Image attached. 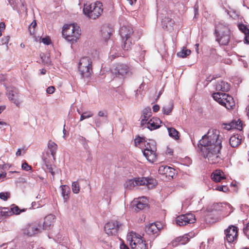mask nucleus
<instances>
[{
  "label": "nucleus",
  "mask_w": 249,
  "mask_h": 249,
  "mask_svg": "<svg viewBox=\"0 0 249 249\" xmlns=\"http://www.w3.org/2000/svg\"><path fill=\"white\" fill-rule=\"evenodd\" d=\"M219 133L217 129H210L199 141L198 146H200L201 155L210 164H216L222 160L221 153L222 138L220 137Z\"/></svg>",
  "instance_id": "f257e3e1"
},
{
  "label": "nucleus",
  "mask_w": 249,
  "mask_h": 249,
  "mask_svg": "<svg viewBox=\"0 0 249 249\" xmlns=\"http://www.w3.org/2000/svg\"><path fill=\"white\" fill-rule=\"evenodd\" d=\"M62 35L67 40L73 43L80 38L81 29L80 27L75 24L66 25L62 30Z\"/></svg>",
  "instance_id": "f03ea898"
},
{
  "label": "nucleus",
  "mask_w": 249,
  "mask_h": 249,
  "mask_svg": "<svg viewBox=\"0 0 249 249\" xmlns=\"http://www.w3.org/2000/svg\"><path fill=\"white\" fill-rule=\"evenodd\" d=\"M122 39V48L125 51L131 49L132 38L134 31L130 25H123L121 27L119 32Z\"/></svg>",
  "instance_id": "7ed1b4c3"
},
{
  "label": "nucleus",
  "mask_w": 249,
  "mask_h": 249,
  "mask_svg": "<svg viewBox=\"0 0 249 249\" xmlns=\"http://www.w3.org/2000/svg\"><path fill=\"white\" fill-rule=\"evenodd\" d=\"M103 11L102 3L97 1L93 3L84 4L83 12L89 18L95 19L101 15Z\"/></svg>",
  "instance_id": "20e7f679"
},
{
  "label": "nucleus",
  "mask_w": 249,
  "mask_h": 249,
  "mask_svg": "<svg viewBox=\"0 0 249 249\" xmlns=\"http://www.w3.org/2000/svg\"><path fill=\"white\" fill-rule=\"evenodd\" d=\"M126 240L131 246V249H148L149 248H152L151 244L149 246L148 244L142 239L141 235L133 231H131L127 234Z\"/></svg>",
  "instance_id": "39448f33"
},
{
  "label": "nucleus",
  "mask_w": 249,
  "mask_h": 249,
  "mask_svg": "<svg viewBox=\"0 0 249 249\" xmlns=\"http://www.w3.org/2000/svg\"><path fill=\"white\" fill-rule=\"evenodd\" d=\"M156 180L153 178L144 177L138 178L129 179L124 184V187L127 189H132L136 185H145L148 189L153 188L156 184Z\"/></svg>",
  "instance_id": "423d86ee"
},
{
  "label": "nucleus",
  "mask_w": 249,
  "mask_h": 249,
  "mask_svg": "<svg viewBox=\"0 0 249 249\" xmlns=\"http://www.w3.org/2000/svg\"><path fill=\"white\" fill-rule=\"evenodd\" d=\"M142 152L147 160L150 162H154L156 160V143L154 140L146 141L142 148Z\"/></svg>",
  "instance_id": "0eeeda50"
},
{
  "label": "nucleus",
  "mask_w": 249,
  "mask_h": 249,
  "mask_svg": "<svg viewBox=\"0 0 249 249\" xmlns=\"http://www.w3.org/2000/svg\"><path fill=\"white\" fill-rule=\"evenodd\" d=\"M213 97L215 101L228 109H231L235 105L233 98L227 94L216 92L213 93Z\"/></svg>",
  "instance_id": "6e6552de"
},
{
  "label": "nucleus",
  "mask_w": 249,
  "mask_h": 249,
  "mask_svg": "<svg viewBox=\"0 0 249 249\" xmlns=\"http://www.w3.org/2000/svg\"><path fill=\"white\" fill-rule=\"evenodd\" d=\"M78 69L82 77H89L92 72L91 59L88 57L82 58L79 63Z\"/></svg>",
  "instance_id": "1a4fd4ad"
},
{
  "label": "nucleus",
  "mask_w": 249,
  "mask_h": 249,
  "mask_svg": "<svg viewBox=\"0 0 249 249\" xmlns=\"http://www.w3.org/2000/svg\"><path fill=\"white\" fill-rule=\"evenodd\" d=\"M230 31L228 27L219 24L215 27V33L216 36H219L217 38L219 44L222 45H227L230 41Z\"/></svg>",
  "instance_id": "9d476101"
},
{
  "label": "nucleus",
  "mask_w": 249,
  "mask_h": 249,
  "mask_svg": "<svg viewBox=\"0 0 249 249\" xmlns=\"http://www.w3.org/2000/svg\"><path fill=\"white\" fill-rule=\"evenodd\" d=\"M111 70L114 75L119 78H124L132 73L130 68L127 65L123 63L114 65Z\"/></svg>",
  "instance_id": "9b49d317"
},
{
  "label": "nucleus",
  "mask_w": 249,
  "mask_h": 249,
  "mask_svg": "<svg viewBox=\"0 0 249 249\" xmlns=\"http://www.w3.org/2000/svg\"><path fill=\"white\" fill-rule=\"evenodd\" d=\"M6 95L9 100L17 107H19L22 100L17 89L15 87H8L6 88Z\"/></svg>",
  "instance_id": "f8f14e48"
},
{
  "label": "nucleus",
  "mask_w": 249,
  "mask_h": 249,
  "mask_svg": "<svg viewBox=\"0 0 249 249\" xmlns=\"http://www.w3.org/2000/svg\"><path fill=\"white\" fill-rule=\"evenodd\" d=\"M123 227L124 225L119 221L112 220L105 225L104 229L105 232L108 236H114L116 235Z\"/></svg>",
  "instance_id": "ddd939ff"
},
{
  "label": "nucleus",
  "mask_w": 249,
  "mask_h": 249,
  "mask_svg": "<svg viewBox=\"0 0 249 249\" xmlns=\"http://www.w3.org/2000/svg\"><path fill=\"white\" fill-rule=\"evenodd\" d=\"M41 224L39 222L34 223L26 225L23 229V233L28 236H32L40 232L41 231Z\"/></svg>",
  "instance_id": "4468645a"
},
{
  "label": "nucleus",
  "mask_w": 249,
  "mask_h": 249,
  "mask_svg": "<svg viewBox=\"0 0 249 249\" xmlns=\"http://www.w3.org/2000/svg\"><path fill=\"white\" fill-rule=\"evenodd\" d=\"M196 221L195 215L191 213L182 214L176 218V222L179 226H183L188 224L194 223Z\"/></svg>",
  "instance_id": "2eb2a0df"
},
{
  "label": "nucleus",
  "mask_w": 249,
  "mask_h": 249,
  "mask_svg": "<svg viewBox=\"0 0 249 249\" xmlns=\"http://www.w3.org/2000/svg\"><path fill=\"white\" fill-rule=\"evenodd\" d=\"M225 240L229 244L234 243L237 238V228L233 226H230L225 231Z\"/></svg>",
  "instance_id": "dca6fc26"
},
{
  "label": "nucleus",
  "mask_w": 249,
  "mask_h": 249,
  "mask_svg": "<svg viewBox=\"0 0 249 249\" xmlns=\"http://www.w3.org/2000/svg\"><path fill=\"white\" fill-rule=\"evenodd\" d=\"M193 236V233H189L185 234L182 237H178L172 242L171 244L172 247H176L181 245H184L186 244Z\"/></svg>",
  "instance_id": "f3484780"
},
{
  "label": "nucleus",
  "mask_w": 249,
  "mask_h": 249,
  "mask_svg": "<svg viewBox=\"0 0 249 249\" xmlns=\"http://www.w3.org/2000/svg\"><path fill=\"white\" fill-rule=\"evenodd\" d=\"M161 228V225L159 223H153L146 227L145 231L149 235H153L157 236Z\"/></svg>",
  "instance_id": "a211bd4d"
},
{
  "label": "nucleus",
  "mask_w": 249,
  "mask_h": 249,
  "mask_svg": "<svg viewBox=\"0 0 249 249\" xmlns=\"http://www.w3.org/2000/svg\"><path fill=\"white\" fill-rule=\"evenodd\" d=\"M223 128L227 130L236 129L241 130L243 128V123L240 119L232 120L229 123L224 124Z\"/></svg>",
  "instance_id": "6ab92c4d"
},
{
  "label": "nucleus",
  "mask_w": 249,
  "mask_h": 249,
  "mask_svg": "<svg viewBox=\"0 0 249 249\" xmlns=\"http://www.w3.org/2000/svg\"><path fill=\"white\" fill-rule=\"evenodd\" d=\"M132 205L138 210H143L148 206V199L144 196L135 198L132 201Z\"/></svg>",
  "instance_id": "aec40b11"
},
{
  "label": "nucleus",
  "mask_w": 249,
  "mask_h": 249,
  "mask_svg": "<svg viewBox=\"0 0 249 249\" xmlns=\"http://www.w3.org/2000/svg\"><path fill=\"white\" fill-rule=\"evenodd\" d=\"M161 123V121L160 119L153 117L149 119L144 126L150 130H153L159 128L160 126Z\"/></svg>",
  "instance_id": "412c9836"
},
{
  "label": "nucleus",
  "mask_w": 249,
  "mask_h": 249,
  "mask_svg": "<svg viewBox=\"0 0 249 249\" xmlns=\"http://www.w3.org/2000/svg\"><path fill=\"white\" fill-rule=\"evenodd\" d=\"M158 171L160 174L164 175L166 177L173 178L175 175V170L173 168L166 165L160 166Z\"/></svg>",
  "instance_id": "4be33fe9"
},
{
  "label": "nucleus",
  "mask_w": 249,
  "mask_h": 249,
  "mask_svg": "<svg viewBox=\"0 0 249 249\" xmlns=\"http://www.w3.org/2000/svg\"><path fill=\"white\" fill-rule=\"evenodd\" d=\"M213 209L215 211H219L222 212L227 211V213L228 212V213L226 214L227 215H228L232 212L231 206L229 204L227 203L214 204L213 205Z\"/></svg>",
  "instance_id": "5701e85b"
},
{
  "label": "nucleus",
  "mask_w": 249,
  "mask_h": 249,
  "mask_svg": "<svg viewBox=\"0 0 249 249\" xmlns=\"http://www.w3.org/2000/svg\"><path fill=\"white\" fill-rule=\"evenodd\" d=\"M152 115V112L150 108H145L142 111V114L141 116L142 126L144 127L146 123L149 120L150 117Z\"/></svg>",
  "instance_id": "b1692460"
},
{
  "label": "nucleus",
  "mask_w": 249,
  "mask_h": 249,
  "mask_svg": "<svg viewBox=\"0 0 249 249\" xmlns=\"http://www.w3.org/2000/svg\"><path fill=\"white\" fill-rule=\"evenodd\" d=\"M112 29L108 25H103L101 28V34L103 39L107 41L110 37Z\"/></svg>",
  "instance_id": "393cba45"
},
{
  "label": "nucleus",
  "mask_w": 249,
  "mask_h": 249,
  "mask_svg": "<svg viewBox=\"0 0 249 249\" xmlns=\"http://www.w3.org/2000/svg\"><path fill=\"white\" fill-rule=\"evenodd\" d=\"M122 56V53L120 48L116 45L114 44L111 48L109 53V58L112 61L116 57Z\"/></svg>",
  "instance_id": "a878e982"
},
{
  "label": "nucleus",
  "mask_w": 249,
  "mask_h": 249,
  "mask_svg": "<svg viewBox=\"0 0 249 249\" xmlns=\"http://www.w3.org/2000/svg\"><path fill=\"white\" fill-rule=\"evenodd\" d=\"M55 219V216L53 214H49L46 216L43 222V229L45 230L49 229L53 225Z\"/></svg>",
  "instance_id": "bb28decb"
},
{
  "label": "nucleus",
  "mask_w": 249,
  "mask_h": 249,
  "mask_svg": "<svg viewBox=\"0 0 249 249\" xmlns=\"http://www.w3.org/2000/svg\"><path fill=\"white\" fill-rule=\"evenodd\" d=\"M211 178L213 181L218 182L222 179H225L226 177L223 171L220 170H216L212 173Z\"/></svg>",
  "instance_id": "cd10ccee"
},
{
  "label": "nucleus",
  "mask_w": 249,
  "mask_h": 249,
  "mask_svg": "<svg viewBox=\"0 0 249 249\" xmlns=\"http://www.w3.org/2000/svg\"><path fill=\"white\" fill-rule=\"evenodd\" d=\"M161 23L163 28L168 31H171L173 29L174 21L171 18L167 17L162 19Z\"/></svg>",
  "instance_id": "c85d7f7f"
},
{
  "label": "nucleus",
  "mask_w": 249,
  "mask_h": 249,
  "mask_svg": "<svg viewBox=\"0 0 249 249\" xmlns=\"http://www.w3.org/2000/svg\"><path fill=\"white\" fill-rule=\"evenodd\" d=\"M215 87L216 90L227 92L230 89V86L227 82L223 81H218L215 85Z\"/></svg>",
  "instance_id": "c756f323"
},
{
  "label": "nucleus",
  "mask_w": 249,
  "mask_h": 249,
  "mask_svg": "<svg viewBox=\"0 0 249 249\" xmlns=\"http://www.w3.org/2000/svg\"><path fill=\"white\" fill-rule=\"evenodd\" d=\"M241 137L238 135H234L231 137L229 140L230 145L232 147H236L239 145L241 142Z\"/></svg>",
  "instance_id": "7c9ffc66"
},
{
  "label": "nucleus",
  "mask_w": 249,
  "mask_h": 249,
  "mask_svg": "<svg viewBox=\"0 0 249 249\" xmlns=\"http://www.w3.org/2000/svg\"><path fill=\"white\" fill-rule=\"evenodd\" d=\"M48 147L51 152V155L54 159L57 149V145L54 142L50 140L48 143Z\"/></svg>",
  "instance_id": "2f4dec72"
},
{
  "label": "nucleus",
  "mask_w": 249,
  "mask_h": 249,
  "mask_svg": "<svg viewBox=\"0 0 249 249\" xmlns=\"http://www.w3.org/2000/svg\"><path fill=\"white\" fill-rule=\"evenodd\" d=\"M167 130L169 136L173 139L177 140L179 138V132L174 127H168Z\"/></svg>",
  "instance_id": "473e14b6"
},
{
  "label": "nucleus",
  "mask_w": 249,
  "mask_h": 249,
  "mask_svg": "<svg viewBox=\"0 0 249 249\" xmlns=\"http://www.w3.org/2000/svg\"><path fill=\"white\" fill-rule=\"evenodd\" d=\"M61 195L65 201H66L68 198V194L70 192V188L67 185H61Z\"/></svg>",
  "instance_id": "72a5a7b5"
},
{
  "label": "nucleus",
  "mask_w": 249,
  "mask_h": 249,
  "mask_svg": "<svg viewBox=\"0 0 249 249\" xmlns=\"http://www.w3.org/2000/svg\"><path fill=\"white\" fill-rule=\"evenodd\" d=\"M191 51L183 47L182 49L177 53V56L179 57L185 58L191 54Z\"/></svg>",
  "instance_id": "f704fd0d"
},
{
  "label": "nucleus",
  "mask_w": 249,
  "mask_h": 249,
  "mask_svg": "<svg viewBox=\"0 0 249 249\" xmlns=\"http://www.w3.org/2000/svg\"><path fill=\"white\" fill-rule=\"evenodd\" d=\"M146 141L144 138L138 137L134 140V142L136 146L142 149L144 144H145Z\"/></svg>",
  "instance_id": "c9c22d12"
},
{
  "label": "nucleus",
  "mask_w": 249,
  "mask_h": 249,
  "mask_svg": "<svg viewBox=\"0 0 249 249\" xmlns=\"http://www.w3.org/2000/svg\"><path fill=\"white\" fill-rule=\"evenodd\" d=\"M173 103L170 102L168 105L164 106L162 108V112L164 114L169 115L172 111Z\"/></svg>",
  "instance_id": "e433bc0d"
},
{
  "label": "nucleus",
  "mask_w": 249,
  "mask_h": 249,
  "mask_svg": "<svg viewBox=\"0 0 249 249\" xmlns=\"http://www.w3.org/2000/svg\"><path fill=\"white\" fill-rule=\"evenodd\" d=\"M93 115V114L92 111H87L84 112L81 114V115L80 116V121H82L86 119H88L89 118H90L92 117Z\"/></svg>",
  "instance_id": "4c0bfd02"
},
{
  "label": "nucleus",
  "mask_w": 249,
  "mask_h": 249,
  "mask_svg": "<svg viewBox=\"0 0 249 249\" xmlns=\"http://www.w3.org/2000/svg\"><path fill=\"white\" fill-rule=\"evenodd\" d=\"M71 188L73 193L78 194L80 191V185L79 182L77 181L73 182Z\"/></svg>",
  "instance_id": "58836bf2"
},
{
  "label": "nucleus",
  "mask_w": 249,
  "mask_h": 249,
  "mask_svg": "<svg viewBox=\"0 0 249 249\" xmlns=\"http://www.w3.org/2000/svg\"><path fill=\"white\" fill-rule=\"evenodd\" d=\"M10 214L11 212L8 208L4 207L0 209V218L2 216H7Z\"/></svg>",
  "instance_id": "ea45409f"
},
{
  "label": "nucleus",
  "mask_w": 249,
  "mask_h": 249,
  "mask_svg": "<svg viewBox=\"0 0 249 249\" xmlns=\"http://www.w3.org/2000/svg\"><path fill=\"white\" fill-rule=\"evenodd\" d=\"M213 190L224 193H226L229 190V188L225 185L217 186L215 188H213Z\"/></svg>",
  "instance_id": "a19ab883"
},
{
  "label": "nucleus",
  "mask_w": 249,
  "mask_h": 249,
  "mask_svg": "<svg viewBox=\"0 0 249 249\" xmlns=\"http://www.w3.org/2000/svg\"><path fill=\"white\" fill-rule=\"evenodd\" d=\"M238 28L242 33L244 34V35L249 33V29L247 28V27L246 25L243 24H239Z\"/></svg>",
  "instance_id": "79ce46f5"
},
{
  "label": "nucleus",
  "mask_w": 249,
  "mask_h": 249,
  "mask_svg": "<svg viewBox=\"0 0 249 249\" xmlns=\"http://www.w3.org/2000/svg\"><path fill=\"white\" fill-rule=\"evenodd\" d=\"M24 210H20L19 208L17 206H14L13 207L11 208V213H14L16 214H19L21 212H24Z\"/></svg>",
  "instance_id": "37998d69"
},
{
  "label": "nucleus",
  "mask_w": 249,
  "mask_h": 249,
  "mask_svg": "<svg viewBox=\"0 0 249 249\" xmlns=\"http://www.w3.org/2000/svg\"><path fill=\"white\" fill-rule=\"evenodd\" d=\"M36 25V23L35 21H33L29 26V31L30 35H33L35 34V29Z\"/></svg>",
  "instance_id": "c03bdc74"
},
{
  "label": "nucleus",
  "mask_w": 249,
  "mask_h": 249,
  "mask_svg": "<svg viewBox=\"0 0 249 249\" xmlns=\"http://www.w3.org/2000/svg\"><path fill=\"white\" fill-rule=\"evenodd\" d=\"M10 193L8 192L0 193V198L4 201H6L10 197Z\"/></svg>",
  "instance_id": "a18cd8bd"
},
{
  "label": "nucleus",
  "mask_w": 249,
  "mask_h": 249,
  "mask_svg": "<svg viewBox=\"0 0 249 249\" xmlns=\"http://www.w3.org/2000/svg\"><path fill=\"white\" fill-rule=\"evenodd\" d=\"M98 117H103L105 120H107V113L106 111L101 110L98 113Z\"/></svg>",
  "instance_id": "49530a36"
},
{
  "label": "nucleus",
  "mask_w": 249,
  "mask_h": 249,
  "mask_svg": "<svg viewBox=\"0 0 249 249\" xmlns=\"http://www.w3.org/2000/svg\"><path fill=\"white\" fill-rule=\"evenodd\" d=\"M243 232L248 238L249 239V221L246 227L244 228Z\"/></svg>",
  "instance_id": "de8ad7c7"
},
{
  "label": "nucleus",
  "mask_w": 249,
  "mask_h": 249,
  "mask_svg": "<svg viewBox=\"0 0 249 249\" xmlns=\"http://www.w3.org/2000/svg\"><path fill=\"white\" fill-rule=\"evenodd\" d=\"M9 4L10 5L11 7L13 8V9H16L17 7V2L16 0H7Z\"/></svg>",
  "instance_id": "09e8293b"
},
{
  "label": "nucleus",
  "mask_w": 249,
  "mask_h": 249,
  "mask_svg": "<svg viewBox=\"0 0 249 249\" xmlns=\"http://www.w3.org/2000/svg\"><path fill=\"white\" fill-rule=\"evenodd\" d=\"M21 167L23 170L27 171L31 170L32 169L31 166L29 165L26 162H24L22 163Z\"/></svg>",
  "instance_id": "8fccbe9b"
},
{
  "label": "nucleus",
  "mask_w": 249,
  "mask_h": 249,
  "mask_svg": "<svg viewBox=\"0 0 249 249\" xmlns=\"http://www.w3.org/2000/svg\"><path fill=\"white\" fill-rule=\"evenodd\" d=\"M41 42L44 44L49 45L51 43V40L49 37H43L41 38Z\"/></svg>",
  "instance_id": "3c124183"
},
{
  "label": "nucleus",
  "mask_w": 249,
  "mask_h": 249,
  "mask_svg": "<svg viewBox=\"0 0 249 249\" xmlns=\"http://www.w3.org/2000/svg\"><path fill=\"white\" fill-rule=\"evenodd\" d=\"M54 91H55V88L53 86L49 87L46 89V92L48 94H52L54 92Z\"/></svg>",
  "instance_id": "603ef678"
},
{
  "label": "nucleus",
  "mask_w": 249,
  "mask_h": 249,
  "mask_svg": "<svg viewBox=\"0 0 249 249\" xmlns=\"http://www.w3.org/2000/svg\"><path fill=\"white\" fill-rule=\"evenodd\" d=\"M10 37L9 36H5L2 37V42L3 44L7 45L9 41Z\"/></svg>",
  "instance_id": "864d4df0"
},
{
  "label": "nucleus",
  "mask_w": 249,
  "mask_h": 249,
  "mask_svg": "<svg viewBox=\"0 0 249 249\" xmlns=\"http://www.w3.org/2000/svg\"><path fill=\"white\" fill-rule=\"evenodd\" d=\"M78 140L82 144L88 142V141L84 137L80 136L78 137Z\"/></svg>",
  "instance_id": "5fc2aeb1"
},
{
  "label": "nucleus",
  "mask_w": 249,
  "mask_h": 249,
  "mask_svg": "<svg viewBox=\"0 0 249 249\" xmlns=\"http://www.w3.org/2000/svg\"><path fill=\"white\" fill-rule=\"evenodd\" d=\"M120 249H129L128 247L124 244V242H123L122 241H121L120 244Z\"/></svg>",
  "instance_id": "6e6d98bb"
},
{
  "label": "nucleus",
  "mask_w": 249,
  "mask_h": 249,
  "mask_svg": "<svg viewBox=\"0 0 249 249\" xmlns=\"http://www.w3.org/2000/svg\"><path fill=\"white\" fill-rule=\"evenodd\" d=\"M94 121L97 126H99L101 125V123L100 122V119L98 117H95Z\"/></svg>",
  "instance_id": "4d7b16f0"
},
{
  "label": "nucleus",
  "mask_w": 249,
  "mask_h": 249,
  "mask_svg": "<svg viewBox=\"0 0 249 249\" xmlns=\"http://www.w3.org/2000/svg\"><path fill=\"white\" fill-rule=\"evenodd\" d=\"M82 145H83L84 149H85V150L86 151H87L88 152H89V147L88 144V142H86V143H84Z\"/></svg>",
  "instance_id": "13d9d810"
},
{
  "label": "nucleus",
  "mask_w": 249,
  "mask_h": 249,
  "mask_svg": "<svg viewBox=\"0 0 249 249\" xmlns=\"http://www.w3.org/2000/svg\"><path fill=\"white\" fill-rule=\"evenodd\" d=\"M244 39L245 42L247 44H249V33L247 34V35H245Z\"/></svg>",
  "instance_id": "bf43d9fd"
},
{
  "label": "nucleus",
  "mask_w": 249,
  "mask_h": 249,
  "mask_svg": "<svg viewBox=\"0 0 249 249\" xmlns=\"http://www.w3.org/2000/svg\"><path fill=\"white\" fill-rule=\"evenodd\" d=\"M160 109V107L159 105H155L154 106H153V110L154 112H157L158 111H159Z\"/></svg>",
  "instance_id": "052dcab7"
},
{
  "label": "nucleus",
  "mask_w": 249,
  "mask_h": 249,
  "mask_svg": "<svg viewBox=\"0 0 249 249\" xmlns=\"http://www.w3.org/2000/svg\"><path fill=\"white\" fill-rule=\"evenodd\" d=\"M6 173L5 172H2L0 174V180H1V181L3 180V179L6 177Z\"/></svg>",
  "instance_id": "680f3d73"
},
{
  "label": "nucleus",
  "mask_w": 249,
  "mask_h": 249,
  "mask_svg": "<svg viewBox=\"0 0 249 249\" xmlns=\"http://www.w3.org/2000/svg\"><path fill=\"white\" fill-rule=\"evenodd\" d=\"M5 28V25L4 22L0 23V31H2L4 30Z\"/></svg>",
  "instance_id": "e2e57ef3"
},
{
  "label": "nucleus",
  "mask_w": 249,
  "mask_h": 249,
  "mask_svg": "<svg viewBox=\"0 0 249 249\" xmlns=\"http://www.w3.org/2000/svg\"><path fill=\"white\" fill-rule=\"evenodd\" d=\"M139 94H141V90L139 89H137L136 91H135V96L137 98H138V96H139Z\"/></svg>",
  "instance_id": "0e129e2a"
},
{
  "label": "nucleus",
  "mask_w": 249,
  "mask_h": 249,
  "mask_svg": "<svg viewBox=\"0 0 249 249\" xmlns=\"http://www.w3.org/2000/svg\"><path fill=\"white\" fill-rule=\"evenodd\" d=\"M7 124L6 123L3 122V121H2L0 119V128H1V126H5V125H7Z\"/></svg>",
  "instance_id": "69168bd1"
},
{
  "label": "nucleus",
  "mask_w": 249,
  "mask_h": 249,
  "mask_svg": "<svg viewBox=\"0 0 249 249\" xmlns=\"http://www.w3.org/2000/svg\"><path fill=\"white\" fill-rule=\"evenodd\" d=\"M127 0L129 2V3L131 5H132L134 3H135L136 2V0Z\"/></svg>",
  "instance_id": "338daca9"
},
{
  "label": "nucleus",
  "mask_w": 249,
  "mask_h": 249,
  "mask_svg": "<svg viewBox=\"0 0 249 249\" xmlns=\"http://www.w3.org/2000/svg\"><path fill=\"white\" fill-rule=\"evenodd\" d=\"M21 150L20 149H18L17 150V152L16 153V155L17 156H19L21 155Z\"/></svg>",
  "instance_id": "774afa93"
}]
</instances>
